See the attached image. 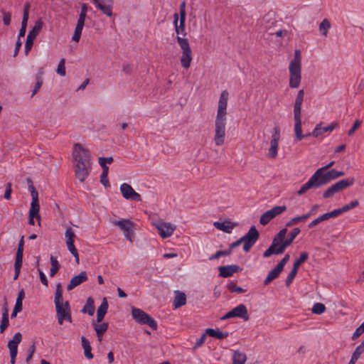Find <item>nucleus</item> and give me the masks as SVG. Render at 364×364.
Listing matches in <instances>:
<instances>
[{
  "instance_id": "nucleus-25",
  "label": "nucleus",
  "mask_w": 364,
  "mask_h": 364,
  "mask_svg": "<svg viewBox=\"0 0 364 364\" xmlns=\"http://www.w3.org/2000/svg\"><path fill=\"white\" fill-rule=\"evenodd\" d=\"M355 182V178L353 177L350 178H346L341 180L333 184L335 188H336L338 193L342 191L343 190L346 189L349 186H352Z\"/></svg>"
},
{
  "instance_id": "nucleus-3",
  "label": "nucleus",
  "mask_w": 364,
  "mask_h": 364,
  "mask_svg": "<svg viewBox=\"0 0 364 364\" xmlns=\"http://www.w3.org/2000/svg\"><path fill=\"white\" fill-rule=\"evenodd\" d=\"M299 228H294L289 234V238L285 240L287 232V228L282 229L274 237L272 245L263 253L264 257H269L272 255L282 254L286 248L289 247L296 237L300 233Z\"/></svg>"
},
{
  "instance_id": "nucleus-29",
  "label": "nucleus",
  "mask_w": 364,
  "mask_h": 364,
  "mask_svg": "<svg viewBox=\"0 0 364 364\" xmlns=\"http://www.w3.org/2000/svg\"><path fill=\"white\" fill-rule=\"evenodd\" d=\"M107 309H108V303H107L106 298H104L102 299L101 305L98 307L97 311V322H101L103 320V318L107 311Z\"/></svg>"
},
{
  "instance_id": "nucleus-13",
  "label": "nucleus",
  "mask_w": 364,
  "mask_h": 364,
  "mask_svg": "<svg viewBox=\"0 0 364 364\" xmlns=\"http://www.w3.org/2000/svg\"><path fill=\"white\" fill-rule=\"evenodd\" d=\"M235 317L242 318L245 321L250 319L247 309L244 304H240L233 308L231 311L225 314L221 319L225 320Z\"/></svg>"
},
{
  "instance_id": "nucleus-55",
  "label": "nucleus",
  "mask_w": 364,
  "mask_h": 364,
  "mask_svg": "<svg viewBox=\"0 0 364 364\" xmlns=\"http://www.w3.org/2000/svg\"><path fill=\"white\" fill-rule=\"evenodd\" d=\"M359 203L357 200L351 201L350 203L345 205L342 208H341V210L342 211V213L347 212L358 205Z\"/></svg>"
},
{
  "instance_id": "nucleus-1",
  "label": "nucleus",
  "mask_w": 364,
  "mask_h": 364,
  "mask_svg": "<svg viewBox=\"0 0 364 364\" xmlns=\"http://www.w3.org/2000/svg\"><path fill=\"white\" fill-rule=\"evenodd\" d=\"M229 93L223 90L220 95L217 114L215 120L213 141L217 146L224 144L226 135L227 107Z\"/></svg>"
},
{
  "instance_id": "nucleus-8",
  "label": "nucleus",
  "mask_w": 364,
  "mask_h": 364,
  "mask_svg": "<svg viewBox=\"0 0 364 364\" xmlns=\"http://www.w3.org/2000/svg\"><path fill=\"white\" fill-rule=\"evenodd\" d=\"M73 163L75 164H91L90 154L87 149L78 143L75 144L73 151Z\"/></svg>"
},
{
  "instance_id": "nucleus-20",
  "label": "nucleus",
  "mask_w": 364,
  "mask_h": 364,
  "mask_svg": "<svg viewBox=\"0 0 364 364\" xmlns=\"http://www.w3.org/2000/svg\"><path fill=\"white\" fill-rule=\"evenodd\" d=\"M240 269V267L237 264L220 266L218 267L219 276L225 278L230 277Z\"/></svg>"
},
{
  "instance_id": "nucleus-26",
  "label": "nucleus",
  "mask_w": 364,
  "mask_h": 364,
  "mask_svg": "<svg viewBox=\"0 0 364 364\" xmlns=\"http://www.w3.org/2000/svg\"><path fill=\"white\" fill-rule=\"evenodd\" d=\"M355 182V178L353 177L350 178H346L341 180L333 184L335 188H336L338 193L342 191L343 190L346 189L349 186H352Z\"/></svg>"
},
{
  "instance_id": "nucleus-16",
  "label": "nucleus",
  "mask_w": 364,
  "mask_h": 364,
  "mask_svg": "<svg viewBox=\"0 0 364 364\" xmlns=\"http://www.w3.org/2000/svg\"><path fill=\"white\" fill-rule=\"evenodd\" d=\"M93 3L107 16L112 17L113 16V0H95Z\"/></svg>"
},
{
  "instance_id": "nucleus-24",
  "label": "nucleus",
  "mask_w": 364,
  "mask_h": 364,
  "mask_svg": "<svg viewBox=\"0 0 364 364\" xmlns=\"http://www.w3.org/2000/svg\"><path fill=\"white\" fill-rule=\"evenodd\" d=\"M22 336L21 333H16L13 337V339L9 341L8 348L10 353H18V344L21 343Z\"/></svg>"
},
{
  "instance_id": "nucleus-23",
  "label": "nucleus",
  "mask_w": 364,
  "mask_h": 364,
  "mask_svg": "<svg viewBox=\"0 0 364 364\" xmlns=\"http://www.w3.org/2000/svg\"><path fill=\"white\" fill-rule=\"evenodd\" d=\"M186 304V296L185 293L176 290L174 291V299L173 301V305L175 309L180 308L184 306Z\"/></svg>"
},
{
  "instance_id": "nucleus-60",
  "label": "nucleus",
  "mask_w": 364,
  "mask_h": 364,
  "mask_svg": "<svg viewBox=\"0 0 364 364\" xmlns=\"http://www.w3.org/2000/svg\"><path fill=\"white\" fill-rule=\"evenodd\" d=\"M341 214H342V211H341V208H338V209L332 210L331 212L325 213V215H326L327 220H328L331 218L337 217V216L340 215Z\"/></svg>"
},
{
  "instance_id": "nucleus-49",
  "label": "nucleus",
  "mask_w": 364,
  "mask_h": 364,
  "mask_svg": "<svg viewBox=\"0 0 364 364\" xmlns=\"http://www.w3.org/2000/svg\"><path fill=\"white\" fill-rule=\"evenodd\" d=\"M228 289L230 292H236L239 294L245 292V289L237 286L236 284L233 282H231L228 285Z\"/></svg>"
},
{
  "instance_id": "nucleus-14",
  "label": "nucleus",
  "mask_w": 364,
  "mask_h": 364,
  "mask_svg": "<svg viewBox=\"0 0 364 364\" xmlns=\"http://www.w3.org/2000/svg\"><path fill=\"white\" fill-rule=\"evenodd\" d=\"M58 321L60 324L63 323L64 320L68 322H72V317L70 314V308L68 301H65L63 304L55 306Z\"/></svg>"
},
{
  "instance_id": "nucleus-11",
  "label": "nucleus",
  "mask_w": 364,
  "mask_h": 364,
  "mask_svg": "<svg viewBox=\"0 0 364 364\" xmlns=\"http://www.w3.org/2000/svg\"><path fill=\"white\" fill-rule=\"evenodd\" d=\"M280 130L279 127L274 128V133L272 134L270 140V146L267 154L268 159H274L277 156L279 142L280 140Z\"/></svg>"
},
{
  "instance_id": "nucleus-64",
  "label": "nucleus",
  "mask_w": 364,
  "mask_h": 364,
  "mask_svg": "<svg viewBox=\"0 0 364 364\" xmlns=\"http://www.w3.org/2000/svg\"><path fill=\"white\" fill-rule=\"evenodd\" d=\"M364 352V340L362 341V343L355 348V351L353 352V354L356 355L357 356L360 357V355Z\"/></svg>"
},
{
  "instance_id": "nucleus-19",
  "label": "nucleus",
  "mask_w": 364,
  "mask_h": 364,
  "mask_svg": "<svg viewBox=\"0 0 364 364\" xmlns=\"http://www.w3.org/2000/svg\"><path fill=\"white\" fill-rule=\"evenodd\" d=\"M87 274L85 271L81 272L78 275L73 277L68 285L67 286V290L71 291L78 285L86 282L87 280Z\"/></svg>"
},
{
  "instance_id": "nucleus-56",
  "label": "nucleus",
  "mask_w": 364,
  "mask_h": 364,
  "mask_svg": "<svg viewBox=\"0 0 364 364\" xmlns=\"http://www.w3.org/2000/svg\"><path fill=\"white\" fill-rule=\"evenodd\" d=\"M1 13L3 16V22L6 26H9L11 23V14L10 12H7L4 10H1Z\"/></svg>"
},
{
  "instance_id": "nucleus-34",
  "label": "nucleus",
  "mask_w": 364,
  "mask_h": 364,
  "mask_svg": "<svg viewBox=\"0 0 364 364\" xmlns=\"http://www.w3.org/2000/svg\"><path fill=\"white\" fill-rule=\"evenodd\" d=\"M95 305H94V300L91 298V297H89L87 299V301H86V304L85 305L83 306L82 309L81 310V311L83 313V314H88L90 316H92L95 313Z\"/></svg>"
},
{
  "instance_id": "nucleus-45",
  "label": "nucleus",
  "mask_w": 364,
  "mask_h": 364,
  "mask_svg": "<svg viewBox=\"0 0 364 364\" xmlns=\"http://www.w3.org/2000/svg\"><path fill=\"white\" fill-rule=\"evenodd\" d=\"M108 171H109V168H102V173L100 176V182L105 187L109 186V180L107 179Z\"/></svg>"
},
{
  "instance_id": "nucleus-18",
  "label": "nucleus",
  "mask_w": 364,
  "mask_h": 364,
  "mask_svg": "<svg viewBox=\"0 0 364 364\" xmlns=\"http://www.w3.org/2000/svg\"><path fill=\"white\" fill-rule=\"evenodd\" d=\"M75 175V177L80 181L83 182L89 176L91 164H85L80 163V164H74Z\"/></svg>"
},
{
  "instance_id": "nucleus-53",
  "label": "nucleus",
  "mask_w": 364,
  "mask_h": 364,
  "mask_svg": "<svg viewBox=\"0 0 364 364\" xmlns=\"http://www.w3.org/2000/svg\"><path fill=\"white\" fill-rule=\"evenodd\" d=\"M113 162V158L112 156L109 157H100L99 158V164L102 168H109L106 164H111Z\"/></svg>"
},
{
  "instance_id": "nucleus-58",
  "label": "nucleus",
  "mask_w": 364,
  "mask_h": 364,
  "mask_svg": "<svg viewBox=\"0 0 364 364\" xmlns=\"http://www.w3.org/2000/svg\"><path fill=\"white\" fill-rule=\"evenodd\" d=\"M65 237L66 240V242L68 241H74V238L75 237V235L74 233V231L71 228H68L65 232Z\"/></svg>"
},
{
  "instance_id": "nucleus-30",
  "label": "nucleus",
  "mask_w": 364,
  "mask_h": 364,
  "mask_svg": "<svg viewBox=\"0 0 364 364\" xmlns=\"http://www.w3.org/2000/svg\"><path fill=\"white\" fill-rule=\"evenodd\" d=\"M205 333L209 336L214 337V338H216L220 340L227 338L229 335V333L228 332H223L218 329H213V328H207L205 330Z\"/></svg>"
},
{
  "instance_id": "nucleus-38",
  "label": "nucleus",
  "mask_w": 364,
  "mask_h": 364,
  "mask_svg": "<svg viewBox=\"0 0 364 364\" xmlns=\"http://www.w3.org/2000/svg\"><path fill=\"white\" fill-rule=\"evenodd\" d=\"M51 268L50 270V276L54 277L60 269V264L56 258H55L53 255L50 256V258Z\"/></svg>"
},
{
  "instance_id": "nucleus-57",
  "label": "nucleus",
  "mask_w": 364,
  "mask_h": 364,
  "mask_svg": "<svg viewBox=\"0 0 364 364\" xmlns=\"http://www.w3.org/2000/svg\"><path fill=\"white\" fill-rule=\"evenodd\" d=\"M324 220H327V218H326V217L325 215V213L321 215H320L319 217H318L315 220H312L309 224V228H311L316 226V225H318V223H321L322 221H324Z\"/></svg>"
},
{
  "instance_id": "nucleus-41",
  "label": "nucleus",
  "mask_w": 364,
  "mask_h": 364,
  "mask_svg": "<svg viewBox=\"0 0 364 364\" xmlns=\"http://www.w3.org/2000/svg\"><path fill=\"white\" fill-rule=\"evenodd\" d=\"M43 71L42 69H41L40 75L36 76V83L34 89L32 92L31 97H33L37 93V92L40 90V88L41 87V86L43 85V78L41 77V75H43Z\"/></svg>"
},
{
  "instance_id": "nucleus-46",
  "label": "nucleus",
  "mask_w": 364,
  "mask_h": 364,
  "mask_svg": "<svg viewBox=\"0 0 364 364\" xmlns=\"http://www.w3.org/2000/svg\"><path fill=\"white\" fill-rule=\"evenodd\" d=\"M231 253L232 252H230L229 248L228 250H219V251H217L214 255H211L209 257V259L210 260L217 259H219L222 256L230 255Z\"/></svg>"
},
{
  "instance_id": "nucleus-9",
  "label": "nucleus",
  "mask_w": 364,
  "mask_h": 364,
  "mask_svg": "<svg viewBox=\"0 0 364 364\" xmlns=\"http://www.w3.org/2000/svg\"><path fill=\"white\" fill-rule=\"evenodd\" d=\"M323 186L324 184L321 176L315 171L309 181L297 191V194L301 196L310 189H316Z\"/></svg>"
},
{
  "instance_id": "nucleus-21",
  "label": "nucleus",
  "mask_w": 364,
  "mask_h": 364,
  "mask_svg": "<svg viewBox=\"0 0 364 364\" xmlns=\"http://www.w3.org/2000/svg\"><path fill=\"white\" fill-rule=\"evenodd\" d=\"M344 172L336 171L335 169H331L323 174V176H321L323 184L326 185L331 182L333 180L337 179L339 177L344 176Z\"/></svg>"
},
{
  "instance_id": "nucleus-35",
  "label": "nucleus",
  "mask_w": 364,
  "mask_h": 364,
  "mask_svg": "<svg viewBox=\"0 0 364 364\" xmlns=\"http://www.w3.org/2000/svg\"><path fill=\"white\" fill-rule=\"evenodd\" d=\"M63 298L62 286L60 283H58L56 284L55 293L54 296L55 306H58L63 304Z\"/></svg>"
},
{
  "instance_id": "nucleus-52",
  "label": "nucleus",
  "mask_w": 364,
  "mask_h": 364,
  "mask_svg": "<svg viewBox=\"0 0 364 364\" xmlns=\"http://www.w3.org/2000/svg\"><path fill=\"white\" fill-rule=\"evenodd\" d=\"M298 272V269L293 267L289 274H288L287 279H286V285L288 287L289 286L291 282H293L294 277H296V274Z\"/></svg>"
},
{
  "instance_id": "nucleus-28",
  "label": "nucleus",
  "mask_w": 364,
  "mask_h": 364,
  "mask_svg": "<svg viewBox=\"0 0 364 364\" xmlns=\"http://www.w3.org/2000/svg\"><path fill=\"white\" fill-rule=\"evenodd\" d=\"M213 225L218 230L227 233H230L235 227V224L230 221L215 222Z\"/></svg>"
},
{
  "instance_id": "nucleus-33",
  "label": "nucleus",
  "mask_w": 364,
  "mask_h": 364,
  "mask_svg": "<svg viewBox=\"0 0 364 364\" xmlns=\"http://www.w3.org/2000/svg\"><path fill=\"white\" fill-rule=\"evenodd\" d=\"M247 360V356L244 353L235 350L232 355V364H245Z\"/></svg>"
},
{
  "instance_id": "nucleus-47",
  "label": "nucleus",
  "mask_w": 364,
  "mask_h": 364,
  "mask_svg": "<svg viewBox=\"0 0 364 364\" xmlns=\"http://www.w3.org/2000/svg\"><path fill=\"white\" fill-rule=\"evenodd\" d=\"M94 328L97 334H104L108 328V323H102L100 324H95Z\"/></svg>"
},
{
  "instance_id": "nucleus-40",
  "label": "nucleus",
  "mask_w": 364,
  "mask_h": 364,
  "mask_svg": "<svg viewBox=\"0 0 364 364\" xmlns=\"http://www.w3.org/2000/svg\"><path fill=\"white\" fill-rule=\"evenodd\" d=\"M66 245L70 252L74 256L75 258V261L77 264H79V255L77 250H76L74 245V241H68L66 242Z\"/></svg>"
},
{
  "instance_id": "nucleus-43",
  "label": "nucleus",
  "mask_w": 364,
  "mask_h": 364,
  "mask_svg": "<svg viewBox=\"0 0 364 364\" xmlns=\"http://www.w3.org/2000/svg\"><path fill=\"white\" fill-rule=\"evenodd\" d=\"M326 309V306H325V305L323 304H322V303H316L313 306L311 311L314 314L319 315V314H321L323 312H325Z\"/></svg>"
},
{
  "instance_id": "nucleus-15",
  "label": "nucleus",
  "mask_w": 364,
  "mask_h": 364,
  "mask_svg": "<svg viewBox=\"0 0 364 364\" xmlns=\"http://www.w3.org/2000/svg\"><path fill=\"white\" fill-rule=\"evenodd\" d=\"M154 226L158 230L159 234L162 238L169 237L176 228V225L171 223L163 221L154 223Z\"/></svg>"
},
{
  "instance_id": "nucleus-42",
  "label": "nucleus",
  "mask_w": 364,
  "mask_h": 364,
  "mask_svg": "<svg viewBox=\"0 0 364 364\" xmlns=\"http://www.w3.org/2000/svg\"><path fill=\"white\" fill-rule=\"evenodd\" d=\"M309 258V255L307 252H301L299 259H297L293 265V267L299 269L300 265L306 262Z\"/></svg>"
},
{
  "instance_id": "nucleus-17",
  "label": "nucleus",
  "mask_w": 364,
  "mask_h": 364,
  "mask_svg": "<svg viewBox=\"0 0 364 364\" xmlns=\"http://www.w3.org/2000/svg\"><path fill=\"white\" fill-rule=\"evenodd\" d=\"M120 191L125 199L141 201V196L129 184L122 183L120 186Z\"/></svg>"
},
{
  "instance_id": "nucleus-4",
  "label": "nucleus",
  "mask_w": 364,
  "mask_h": 364,
  "mask_svg": "<svg viewBox=\"0 0 364 364\" xmlns=\"http://www.w3.org/2000/svg\"><path fill=\"white\" fill-rule=\"evenodd\" d=\"M289 82L291 88H297L300 85L301 80V56L299 50L294 51V58L291 60L289 65Z\"/></svg>"
},
{
  "instance_id": "nucleus-12",
  "label": "nucleus",
  "mask_w": 364,
  "mask_h": 364,
  "mask_svg": "<svg viewBox=\"0 0 364 364\" xmlns=\"http://www.w3.org/2000/svg\"><path fill=\"white\" fill-rule=\"evenodd\" d=\"M43 26V22L41 19H38L35 22V25L33 27V28L29 31L26 42L25 45V53L26 54H28V52L31 50V48L33 44V41L36 38V36L38 35L40 31H41Z\"/></svg>"
},
{
  "instance_id": "nucleus-62",
  "label": "nucleus",
  "mask_w": 364,
  "mask_h": 364,
  "mask_svg": "<svg viewBox=\"0 0 364 364\" xmlns=\"http://www.w3.org/2000/svg\"><path fill=\"white\" fill-rule=\"evenodd\" d=\"M334 164V161H331L330 162L329 164H328L327 165L321 167V168H318L316 172L319 174L320 176H323V174H325V171L328 169H329Z\"/></svg>"
},
{
  "instance_id": "nucleus-59",
  "label": "nucleus",
  "mask_w": 364,
  "mask_h": 364,
  "mask_svg": "<svg viewBox=\"0 0 364 364\" xmlns=\"http://www.w3.org/2000/svg\"><path fill=\"white\" fill-rule=\"evenodd\" d=\"M364 333V322L358 327L355 332L353 333L352 336V339L355 340L357 339L360 335H362Z\"/></svg>"
},
{
  "instance_id": "nucleus-36",
  "label": "nucleus",
  "mask_w": 364,
  "mask_h": 364,
  "mask_svg": "<svg viewBox=\"0 0 364 364\" xmlns=\"http://www.w3.org/2000/svg\"><path fill=\"white\" fill-rule=\"evenodd\" d=\"M81 341H82V346L84 348L85 356L88 359L92 358L93 355L91 352L92 349H91V346L90 345L89 341L85 337L82 336Z\"/></svg>"
},
{
  "instance_id": "nucleus-6",
  "label": "nucleus",
  "mask_w": 364,
  "mask_h": 364,
  "mask_svg": "<svg viewBox=\"0 0 364 364\" xmlns=\"http://www.w3.org/2000/svg\"><path fill=\"white\" fill-rule=\"evenodd\" d=\"M112 224L118 227L123 232L125 238L132 242L134 237V223L129 219L112 220Z\"/></svg>"
},
{
  "instance_id": "nucleus-63",
  "label": "nucleus",
  "mask_w": 364,
  "mask_h": 364,
  "mask_svg": "<svg viewBox=\"0 0 364 364\" xmlns=\"http://www.w3.org/2000/svg\"><path fill=\"white\" fill-rule=\"evenodd\" d=\"M271 220H272V218H270V216L269 215V213H267V212L266 211L264 213H263L261 217H260V219H259V223L260 224H262V225H267Z\"/></svg>"
},
{
  "instance_id": "nucleus-7",
  "label": "nucleus",
  "mask_w": 364,
  "mask_h": 364,
  "mask_svg": "<svg viewBox=\"0 0 364 364\" xmlns=\"http://www.w3.org/2000/svg\"><path fill=\"white\" fill-rule=\"evenodd\" d=\"M132 316L138 323L146 324L153 330L157 329L158 326L156 321L141 309L132 307Z\"/></svg>"
},
{
  "instance_id": "nucleus-44",
  "label": "nucleus",
  "mask_w": 364,
  "mask_h": 364,
  "mask_svg": "<svg viewBox=\"0 0 364 364\" xmlns=\"http://www.w3.org/2000/svg\"><path fill=\"white\" fill-rule=\"evenodd\" d=\"M9 314L6 313L2 314V318L0 324V333H2L9 326Z\"/></svg>"
},
{
  "instance_id": "nucleus-61",
  "label": "nucleus",
  "mask_w": 364,
  "mask_h": 364,
  "mask_svg": "<svg viewBox=\"0 0 364 364\" xmlns=\"http://www.w3.org/2000/svg\"><path fill=\"white\" fill-rule=\"evenodd\" d=\"M23 262V255H16L15 263H14V269L18 270H21V267Z\"/></svg>"
},
{
  "instance_id": "nucleus-32",
  "label": "nucleus",
  "mask_w": 364,
  "mask_h": 364,
  "mask_svg": "<svg viewBox=\"0 0 364 364\" xmlns=\"http://www.w3.org/2000/svg\"><path fill=\"white\" fill-rule=\"evenodd\" d=\"M39 211L40 205L38 202V198H33L31 203V208L29 210V215H32V216H36V218H40Z\"/></svg>"
},
{
  "instance_id": "nucleus-50",
  "label": "nucleus",
  "mask_w": 364,
  "mask_h": 364,
  "mask_svg": "<svg viewBox=\"0 0 364 364\" xmlns=\"http://www.w3.org/2000/svg\"><path fill=\"white\" fill-rule=\"evenodd\" d=\"M65 60L64 58H62L58 65L57 68V73L60 75V76H65Z\"/></svg>"
},
{
  "instance_id": "nucleus-54",
  "label": "nucleus",
  "mask_w": 364,
  "mask_h": 364,
  "mask_svg": "<svg viewBox=\"0 0 364 364\" xmlns=\"http://www.w3.org/2000/svg\"><path fill=\"white\" fill-rule=\"evenodd\" d=\"M361 124H362L361 120L356 119L354 122L352 127L348 131V135L349 136H353V134L355 133V132L360 128V127L361 126Z\"/></svg>"
},
{
  "instance_id": "nucleus-2",
  "label": "nucleus",
  "mask_w": 364,
  "mask_h": 364,
  "mask_svg": "<svg viewBox=\"0 0 364 364\" xmlns=\"http://www.w3.org/2000/svg\"><path fill=\"white\" fill-rule=\"evenodd\" d=\"M186 18L180 17L178 19V14L176 13L173 15V26L176 33V40L182 50L180 62L183 68L188 69L190 68L193 60V53L188 39L185 38L187 35L185 25Z\"/></svg>"
},
{
  "instance_id": "nucleus-27",
  "label": "nucleus",
  "mask_w": 364,
  "mask_h": 364,
  "mask_svg": "<svg viewBox=\"0 0 364 364\" xmlns=\"http://www.w3.org/2000/svg\"><path fill=\"white\" fill-rule=\"evenodd\" d=\"M85 18L80 17L78 18L76 27L75 28L74 34L73 36V41L75 42H78L80 41L82 31L83 28V26L85 25Z\"/></svg>"
},
{
  "instance_id": "nucleus-31",
  "label": "nucleus",
  "mask_w": 364,
  "mask_h": 364,
  "mask_svg": "<svg viewBox=\"0 0 364 364\" xmlns=\"http://www.w3.org/2000/svg\"><path fill=\"white\" fill-rule=\"evenodd\" d=\"M282 272V269L279 267L276 266L267 275L266 279L264 281V284L265 286L268 285L272 281L275 279L279 277L280 273Z\"/></svg>"
},
{
  "instance_id": "nucleus-37",
  "label": "nucleus",
  "mask_w": 364,
  "mask_h": 364,
  "mask_svg": "<svg viewBox=\"0 0 364 364\" xmlns=\"http://www.w3.org/2000/svg\"><path fill=\"white\" fill-rule=\"evenodd\" d=\"M287 210V206L282 205V206H275L272 208V209L267 210V213H269L270 218L273 219L277 215L283 213Z\"/></svg>"
},
{
  "instance_id": "nucleus-22",
  "label": "nucleus",
  "mask_w": 364,
  "mask_h": 364,
  "mask_svg": "<svg viewBox=\"0 0 364 364\" xmlns=\"http://www.w3.org/2000/svg\"><path fill=\"white\" fill-rule=\"evenodd\" d=\"M337 126H338L337 122H333L331 125H329L326 127H322L321 124H318L315 127L314 129L311 132V134H313L314 137H318L319 136L322 135L325 132H332Z\"/></svg>"
},
{
  "instance_id": "nucleus-5",
  "label": "nucleus",
  "mask_w": 364,
  "mask_h": 364,
  "mask_svg": "<svg viewBox=\"0 0 364 364\" xmlns=\"http://www.w3.org/2000/svg\"><path fill=\"white\" fill-rule=\"evenodd\" d=\"M304 90H299L294 106V132L296 139L298 141H301L305 138L304 134H302L301 129V105L304 101Z\"/></svg>"
},
{
  "instance_id": "nucleus-48",
  "label": "nucleus",
  "mask_w": 364,
  "mask_h": 364,
  "mask_svg": "<svg viewBox=\"0 0 364 364\" xmlns=\"http://www.w3.org/2000/svg\"><path fill=\"white\" fill-rule=\"evenodd\" d=\"M338 191L333 184L328 188L323 193V197L324 198H329L333 197Z\"/></svg>"
},
{
  "instance_id": "nucleus-39",
  "label": "nucleus",
  "mask_w": 364,
  "mask_h": 364,
  "mask_svg": "<svg viewBox=\"0 0 364 364\" xmlns=\"http://www.w3.org/2000/svg\"><path fill=\"white\" fill-rule=\"evenodd\" d=\"M331 26L330 21L327 18H324L319 24V31L323 36H327L328 31Z\"/></svg>"
},
{
  "instance_id": "nucleus-51",
  "label": "nucleus",
  "mask_w": 364,
  "mask_h": 364,
  "mask_svg": "<svg viewBox=\"0 0 364 364\" xmlns=\"http://www.w3.org/2000/svg\"><path fill=\"white\" fill-rule=\"evenodd\" d=\"M26 181L28 184V190L31 191L32 199L38 198V193L33 186L31 179L28 178Z\"/></svg>"
},
{
  "instance_id": "nucleus-10",
  "label": "nucleus",
  "mask_w": 364,
  "mask_h": 364,
  "mask_svg": "<svg viewBox=\"0 0 364 364\" xmlns=\"http://www.w3.org/2000/svg\"><path fill=\"white\" fill-rule=\"evenodd\" d=\"M259 237V232L257 230L255 226H252L248 232L241 237L243 242V250L245 252H248L257 241Z\"/></svg>"
}]
</instances>
